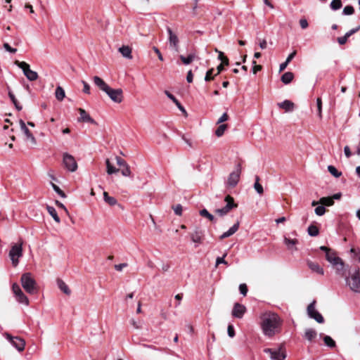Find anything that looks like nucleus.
Listing matches in <instances>:
<instances>
[{"mask_svg": "<svg viewBox=\"0 0 360 360\" xmlns=\"http://www.w3.org/2000/svg\"><path fill=\"white\" fill-rule=\"evenodd\" d=\"M260 319L261 327L265 335L271 337L280 331L282 321L278 314L266 311L261 315Z\"/></svg>", "mask_w": 360, "mask_h": 360, "instance_id": "obj_1", "label": "nucleus"}, {"mask_svg": "<svg viewBox=\"0 0 360 360\" xmlns=\"http://www.w3.org/2000/svg\"><path fill=\"white\" fill-rule=\"evenodd\" d=\"M20 283L23 289L29 294L33 295L37 292V283L31 273H25L21 276Z\"/></svg>", "mask_w": 360, "mask_h": 360, "instance_id": "obj_2", "label": "nucleus"}, {"mask_svg": "<svg viewBox=\"0 0 360 360\" xmlns=\"http://www.w3.org/2000/svg\"><path fill=\"white\" fill-rule=\"evenodd\" d=\"M22 244V240H20L17 243H14L11 245L9 251L8 256L14 267L18 265L20 258L23 255Z\"/></svg>", "mask_w": 360, "mask_h": 360, "instance_id": "obj_3", "label": "nucleus"}, {"mask_svg": "<svg viewBox=\"0 0 360 360\" xmlns=\"http://www.w3.org/2000/svg\"><path fill=\"white\" fill-rule=\"evenodd\" d=\"M346 285L356 293H360V271L355 269L349 276L345 278Z\"/></svg>", "mask_w": 360, "mask_h": 360, "instance_id": "obj_4", "label": "nucleus"}, {"mask_svg": "<svg viewBox=\"0 0 360 360\" xmlns=\"http://www.w3.org/2000/svg\"><path fill=\"white\" fill-rule=\"evenodd\" d=\"M15 64L20 68L27 79L31 82L35 81L38 78V74L37 72L30 69V65L24 61L15 60Z\"/></svg>", "mask_w": 360, "mask_h": 360, "instance_id": "obj_5", "label": "nucleus"}, {"mask_svg": "<svg viewBox=\"0 0 360 360\" xmlns=\"http://www.w3.org/2000/svg\"><path fill=\"white\" fill-rule=\"evenodd\" d=\"M264 352L270 355L271 360H284L286 357L285 348L282 345L278 348L264 349Z\"/></svg>", "mask_w": 360, "mask_h": 360, "instance_id": "obj_6", "label": "nucleus"}, {"mask_svg": "<svg viewBox=\"0 0 360 360\" xmlns=\"http://www.w3.org/2000/svg\"><path fill=\"white\" fill-rule=\"evenodd\" d=\"M326 260L333 266L336 267L337 273H340L344 269V263L342 260L336 255L335 252L330 251L326 254Z\"/></svg>", "mask_w": 360, "mask_h": 360, "instance_id": "obj_7", "label": "nucleus"}, {"mask_svg": "<svg viewBox=\"0 0 360 360\" xmlns=\"http://www.w3.org/2000/svg\"><path fill=\"white\" fill-rule=\"evenodd\" d=\"M12 290L18 303L25 304V306L29 305V299L22 292L18 284L15 283H13L12 285Z\"/></svg>", "mask_w": 360, "mask_h": 360, "instance_id": "obj_8", "label": "nucleus"}, {"mask_svg": "<svg viewBox=\"0 0 360 360\" xmlns=\"http://www.w3.org/2000/svg\"><path fill=\"white\" fill-rule=\"evenodd\" d=\"M241 165L239 163L236 165L235 170L229 174L226 182L227 186L235 187L239 181Z\"/></svg>", "mask_w": 360, "mask_h": 360, "instance_id": "obj_9", "label": "nucleus"}, {"mask_svg": "<svg viewBox=\"0 0 360 360\" xmlns=\"http://www.w3.org/2000/svg\"><path fill=\"white\" fill-rule=\"evenodd\" d=\"M315 304L316 301L314 300L308 305L307 309V314L309 317L314 319L319 323H323L324 322V319L322 315L316 309Z\"/></svg>", "mask_w": 360, "mask_h": 360, "instance_id": "obj_10", "label": "nucleus"}, {"mask_svg": "<svg viewBox=\"0 0 360 360\" xmlns=\"http://www.w3.org/2000/svg\"><path fill=\"white\" fill-rule=\"evenodd\" d=\"M4 335L18 352L24 350L25 342L23 339L18 337H13L8 333H5Z\"/></svg>", "mask_w": 360, "mask_h": 360, "instance_id": "obj_11", "label": "nucleus"}, {"mask_svg": "<svg viewBox=\"0 0 360 360\" xmlns=\"http://www.w3.org/2000/svg\"><path fill=\"white\" fill-rule=\"evenodd\" d=\"M105 93L116 103H120L123 101V91L122 89H112L110 87Z\"/></svg>", "mask_w": 360, "mask_h": 360, "instance_id": "obj_12", "label": "nucleus"}, {"mask_svg": "<svg viewBox=\"0 0 360 360\" xmlns=\"http://www.w3.org/2000/svg\"><path fill=\"white\" fill-rule=\"evenodd\" d=\"M63 162L65 167L71 172H75L77 169V163L75 158L68 153L63 154Z\"/></svg>", "mask_w": 360, "mask_h": 360, "instance_id": "obj_13", "label": "nucleus"}, {"mask_svg": "<svg viewBox=\"0 0 360 360\" xmlns=\"http://www.w3.org/2000/svg\"><path fill=\"white\" fill-rule=\"evenodd\" d=\"M191 240L196 244V246L202 243L205 237V232L199 227H195L190 233Z\"/></svg>", "mask_w": 360, "mask_h": 360, "instance_id": "obj_14", "label": "nucleus"}, {"mask_svg": "<svg viewBox=\"0 0 360 360\" xmlns=\"http://www.w3.org/2000/svg\"><path fill=\"white\" fill-rule=\"evenodd\" d=\"M167 32L169 34V44L170 48L174 49L175 51H179V38L176 34H174L172 29L169 27H167Z\"/></svg>", "mask_w": 360, "mask_h": 360, "instance_id": "obj_15", "label": "nucleus"}, {"mask_svg": "<svg viewBox=\"0 0 360 360\" xmlns=\"http://www.w3.org/2000/svg\"><path fill=\"white\" fill-rule=\"evenodd\" d=\"M20 127L21 130L23 131L25 135L26 136L27 140L30 141L32 145H36L37 140L31 131L26 127L25 122L22 120H20L19 121Z\"/></svg>", "mask_w": 360, "mask_h": 360, "instance_id": "obj_16", "label": "nucleus"}, {"mask_svg": "<svg viewBox=\"0 0 360 360\" xmlns=\"http://www.w3.org/2000/svg\"><path fill=\"white\" fill-rule=\"evenodd\" d=\"M245 311L246 308L244 305L239 303H236L232 311V316L235 318L241 319Z\"/></svg>", "mask_w": 360, "mask_h": 360, "instance_id": "obj_17", "label": "nucleus"}, {"mask_svg": "<svg viewBox=\"0 0 360 360\" xmlns=\"http://www.w3.org/2000/svg\"><path fill=\"white\" fill-rule=\"evenodd\" d=\"M79 117L78 119L79 122H89L91 124H96V121L91 117V116L86 112L85 110L82 108H79Z\"/></svg>", "mask_w": 360, "mask_h": 360, "instance_id": "obj_18", "label": "nucleus"}, {"mask_svg": "<svg viewBox=\"0 0 360 360\" xmlns=\"http://www.w3.org/2000/svg\"><path fill=\"white\" fill-rule=\"evenodd\" d=\"M94 82L101 91L105 92L110 86L107 84L105 81L98 76L93 78Z\"/></svg>", "mask_w": 360, "mask_h": 360, "instance_id": "obj_19", "label": "nucleus"}, {"mask_svg": "<svg viewBox=\"0 0 360 360\" xmlns=\"http://www.w3.org/2000/svg\"><path fill=\"white\" fill-rule=\"evenodd\" d=\"M240 223L238 221L236 223H235L227 231L224 232L223 234H221L219 236V238L221 240H223L224 238H229L233 235L239 229Z\"/></svg>", "mask_w": 360, "mask_h": 360, "instance_id": "obj_20", "label": "nucleus"}, {"mask_svg": "<svg viewBox=\"0 0 360 360\" xmlns=\"http://www.w3.org/2000/svg\"><path fill=\"white\" fill-rule=\"evenodd\" d=\"M307 265L313 272H315L319 275L324 274V271L323 268L318 263L311 261H308Z\"/></svg>", "mask_w": 360, "mask_h": 360, "instance_id": "obj_21", "label": "nucleus"}, {"mask_svg": "<svg viewBox=\"0 0 360 360\" xmlns=\"http://www.w3.org/2000/svg\"><path fill=\"white\" fill-rule=\"evenodd\" d=\"M118 51L124 58L127 59H132V49L129 46L123 45L119 48Z\"/></svg>", "mask_w": 360, "mask_h": 360, "instance_id": "obj_22", "label": "nucleus"}, {"mask_svg": "<svg viewBox=\"0 0 360 360\" xmlns=\"http://www.w3.org/2000/svg\"><path fill=\"white\" fill-rule=\"evenodd\" d=\"M279 108L285 110V112H292L294 110V103L289 101L285 100L284 101L278 103Z\"/></svg>", "mask_w": 360, "mask_h": 360, "instance_id": "obj_23", "label": "nucleus"}, {"mask_svg": "<svg viewBox=\"0 0 360 360\" xmlns=\"http://www.w3.org/2000/svg\"><path fill=\"white\" fill-rule=\"evenodd\" d=\"M284 243L287 248L290 250H297L295 245L298 243L297 239H290L287 237H284Z\"/></svg>", "mask_w": 360, "mask_h": 360, "instance_id": "obj_24", "label": "nucleus"}, {"mask_svg": "<svg viewBox=\"0 0 360 360\" xmlns=\"http://www.w3.org/2000/svg\"><path fill=\"white\" fill-rule=\"evenodd\" d=\"M317 335V333L314 329L307 328L304 332V338L309 340L312 341Z\"/></svg>", "mask_w": 360, "mask_h": 360, "instance_id": "obj_25", "label": "nucleus"}, {"mask_svg": "<svg viewBox=\"0 0 360 360\" xmlns=\"http://www.w3.org/2000/svg\"><path fill=\"white\" fill-rule=\"evenodd\" d=\"M57 284L60 290L63 291L65 294L69 295L71 293L70 288L63 280L58 279Z\"/></svg>", "mask_w": 360, "mask_h": 360, "instance_id": "obj_26", "label": "nucleus"}, {"mask_svg": "<svg viewBox=\"0 0 360 360\" xmlns=\"http://www.w3.org/2000/svg\"><path fill=\"white\" fill-rule=\"evenodd\" d=\"M294 78V75L291 72H286L281 76V81L283 83L288 84L290 83Z\"/></svg>", "mask_w": 360, "mask_h": 360, "instance_id": "obj_27", "label": "nucleus"}, {"mask_svg": "<svg viewBox=\"0 0 360 360\" xmlns=\"http://www.w3.org/2000/svg\"><path fill=\"white\" fill-rule=\"evenodd\" d=\"M46 210H47L49 214L53 218V219L55 220L56 222H57V223L60 222V219L59 217L58 216L56 209L53 207L47 205Z\"/></svg>", "mask_w": 360, "mask_h": 360, "instance_id": "obj_28", "label": "nucleus"}, {"mask_svg": "<svg viewBox=\"0 0 360 360\" xmlns=\"http://www.w3.org/2000/svg\"><path fill=\"white\" fill-rule=\"evenodd\" d=\"M104 201L110 206L115 205L117 203V200L114 197H111L105 191L103 192Z\"/></svg>", "mask_w": 360, "mask_h": 360, "instance_id": "obj_29", "label": "nucleus"}, {"mask_svg": "<svg viewBox=\"0 0 360 360\" xmlns=\"http://www.w3.org/2000/svg\"><path fill=\"white\" fill-rule=\"evenodd\" d=\"M55 96H56V99L58 100L59 101H63L64 99V98L65 97V91L60 86H58L56 87V91H55Z\"/></svg>", "mask_w": 360, "mask_h": 360, "instance_id": "obj_30", "label": "nucleus"}, {"mask_svg": "<svg viewBox=\"0 0 360 360\" xmlns=\"http://www.w3.org/2000/svg\"><path fill=\"white\" fill-rule=\"evenodd\" d=\"M224 200L226 202V207L229 206L230 210H232L233 208L237 207L238 206V205L234 202L233 198L229 195L225 197Z\"/></svg>", "mask_w": 360, "mask_h": 360, "instance_id": "obj_31", "label": "nucleus"}, {"mask_svg": "<svg viewBox=\"0 0 360 360\" xmlns=\"http://www.w3.org/2000/svg\"><path fill=\"white\" fill-rule=\"evenodd\" d=\"M8 96L11 98L12 103L14 104L15 108L18 111H20L22 110V105H20L19 104V103L18 102L17 99L15 98V95L13 94V92L11 91H8Z\"/></svg>", "mask_w": 360, "mask_h": 360, "instance_id": "obj_32", "label": "nucleus"}, {"mask_svg": "<svg viewBox=\"0 0 360 360\" xmlns=\"http://www.w3.org/2000/svg\"><path fill=\"white\" fill-rule=\"evenodd\" d=\"M319 203L322 205L331 206L334 204V200L331 197H323L320 198Z\"/></svg>", "mask_w": 360, "mask_h": 360, "instance_id": "obj_33", "label": "nucleus"}, {"mask_svg": "<svg viewBox=\"0 0 360 360\" xmlns=\"http://www.w3.org/2000/svg\"><path fill=\"white\" fill-rule=\"evenodd\" d=\"M105 165H106V167H107V173L108 174H114V173H117L119 169L115 168L114 166H112L109 160V159H107L105 160Z\"/></svg>", "mask_w": 360, "mask_h": 360, "instance_id": "obj_34", "label": "nucleus"}, {"mask_svg": "<svg viewBox=\"0 0 360 360\" xmlns=\"http://www.w3.org/2000/svg\"><path fill=\"white\" fill-rule=\"evenodd\" d=\"M259 177L258 176H255V184H254V188L255 189V191L259 193V194H262L264 193V189H263V187L262 186L259 184Z\"/></svg>", "mask_w": 360, "mask_h": 360, "instance_id": "obj_35", "label": "nucleus"}, {"mask_svg": "<svg viewBox=\"0 0 360 360\" xmlns=\"http://www.w3.org/2000/svg\"><path fill=\"white\" fill-rule=\"evenodd\" d=\"M227 129V124H220L215 131V135L217 137H221L224 134L226 129Z\"/></svg>", "mask_w": 360, "mask_h": 360, "instance_id": "obj_36", "label": "nucleus"}, {"mask_svg": "<svg viewBox=\"0 0 360 360\" xmlns=\"http://www.w3.org/2000/svg\"><path fill=\"white\" fill-rule=\"evenodd\" d=\"M195 58L194 54H189L187 57H185L182 55L180 56V59L182 63L185 65L190 64Z\"/></svg>", "mask_w": 360, "mask_h": 360, "instance_id": "obj_37", "label": "nucleus"}, {"mask_svg": "<svg viewBox=\"0 0 360 360\" xmlns=\"http://www.w3.org/2000/svg\"><path fill=\"white\" fill-rule=\"evenodd\" d=\"M342 5L341 0H333L330 4V7L332 10L336 11L340 9L342 7Z\"/></svg>", "mask_w": 360, "mask_h": 360, "instance_id": "obj_38", "label": "nucleus"}, {"mask_svg": "<svg viewBox=\"0 0 360 360\" xmlns=\"http://www.w3.org/2000/svg\"><path fill=\"white\" fill-rule=\"evenodd\" d=\"M323 341L326 345L330 348H333L335 347V342L331 338V337L328 335H326L323 338Z\"/></svg>", "mask_w": 360, "mask_h": 360, "instance_id": "obj_39", "label": "nucleus"}, {"mask_svg": "<svg viewBox=\"0 0 360 360\" xmlns=\"http://www.w3.org/2000/svg\"><path fill=\"white\" fill-rule=\"evenodd\" d=\"M328 172L335 177L338 178L342 175V172H339L334 166L329 165L328 166Z\"/></svg>", "mask_w": 360, "mask_h": 360, "instance_id": "obj_40", "label": "nucleus"}, {"mask_svg": "<svg viewBox=\"0 0 360 360\" xmlns=\"http://www.w3.org/2000/svg\"><path fill=\"white\" fill-rule=\"evenodd\" d=\"M308 234L311 236H316L319 234V229L314 225H310L308 227Z\"/></svg>", "mask_w": 360, "mask_h": 360, "instance_id": "obj_41", "label": "nucleus"}, {"mask_svg": "<svg viewBox=\"0 0 360 360\" xmlns=\"http://www.w3.org/2000/svg\"><path fill=\"white\" fill-rule=\"evenodd\" d=\"M200 214L203 217L207 218L211 221H214V217L212 214H211L206 209H202L200 211Z\"/></svg>", "mask_w": 360, "mask_h": 360, "instance_id": "obj_42", "label": "nucleus"}, {"mask_svg": "<svg viewBox=\"0 0 360 360\" xmlns=\"http://www.w3.org/2000/svg\"><path fill=\"white\" fill-rule=\"evenodd\" d=\"M230 212V207L229 206V207H226L224 206V207L222 208H220V209H217L215 210V212L219 214V216L222 217V216H224L226 215L228 212Z\"/></svg>", "mask_w": 360, "mask_h": 360, "instance_id": "obj_43", "label": "nucleus"}, {"mask_svg": "<svg viewBox=\"0 0 360 360\" xmlns=\"http://www.w3.org/2000/svg\"><path fill=\"white\" fill-rule=\"evenodd\" d=\"M354 13V8L352 6H346L342 10V14L345 15H350Z\"/></svg>", "mask_w": 360, "mask_h": 360, "instance_id": "obj_44", "label": "nucleus"}, {"mask_svg": "<svg viewBox=\"0 0 360 360\" xmlns=\"http://www.w3.org/2000/svg\"><path fill=\"white\" fill-rule=\"evenodd\" d=\"M51 186L53 189L55 191V192H56L61 198H66L65 193L59 188V186H58L53 183H51Z\"/></svg>", "mask_w": 360, "mask_h": 360, "instance_id": "obj_45", "label": "nucleus"}, {"mask_svg": "<svg viewBox=\"0 0 360 360\" xmlns=\"http://www.w3.org/2000/svg\"><path fill=\"white\" fill-rule=\"evenodd\" d=\"M315 214L318 216H322L326 212V208L323 205L318 206L315 208Z\"/></svg>", "mask_w": 360, "mask_h": 360, "instance_id": "obj_46", "label": "nucleus"}, {"mask_svg": "<svg viewBox=\"0 0 360 360\" xmlns=\"http://www.w3.org/2000/svg\"><path fill=\"white\" fill-rule=\"evenodd\" d=\"M316 105L318 110V115L320 118L322 117V101L321 98H317L316 99Z\"/></svg>", "mask_w": 360, "mask_h": 360, "instance_id": "obj_47", "label": "nucleus"}, {"mask_svg": "<svg viewBox=\"0 0 360 360\" xmlns=\"http://www.w3.org/2000/svg\"><path fill=\"white\" fill-rule=\"evenodd\" d=\"M121 173L124 176H131V172L130 169V167L128 165L123 167V169L121 170Z\"/></svg>", "mask_w": 360, "mask_h": 360, "instance_id": "obj_48", "label": "nucleus"}, {"mask_svg": "<svg viewBox=\"0 0 360 360\" xmlns=\"http://www.w3.org/2000/svg\"><path fill=\"white\" fill-rule=\"evenodd\" d=\"M3 46L6 51L11 53H15L17 52V49L15 48H12L8 43H4Z\"/></svg>", "mask_w": 360, "mask_h": 360, "instance_id": "obj_49", "label": "nucleus"}, {"mask_svg": "<svg viewBox=\"0 0 360 360\" xmlns=\"http://www.w3.org/2000/svg\"><path fill=\"white\" fill-rule=\"evenodd\" d=\"M115 159H116L117 165H119L120 167H124L125 166L128 165L127 162L124 160H123L122 158H121L120 157L116 156Z\"/></svg>", "mask_w": 360, "mask_h": 360, "instance_id": "obj_50", "label": "nucleus"}, {"mask_svg": "<svg viewBox=\"0 0 360 360\" xmlns=\"http://www.w3.org/2000/svg\"><path fill=\"white\" fill-rule=\"evenodd\" d=\"M173 210L176 215L181 216L182 214L183 208L180 204H178L173 207Z\"/></svg>", "mask_w": 360, "mask_h": 360, "instance_id": "obj_51", "label": "nucleus"}, {"mask_svg": "<svg viewBox=\"0 0 360 360\" xmlns=\"http://www.w3.org/2000/svg\"><path fill=\"white\" fill-rule=\"evenodd\" d=\"M226 256V253H225L223 257H218L216 259V264L215 266H217L218 265H219L220 264H227V262L224 259V257Z\"/></svg>", "mask_w": 360, "mask_h": 360, "instance_id": "obj_52", "label": "nucleus"}, {"mask_svg": "<svg viewBox=\"0 0 360 360\" xmlns=\"http://www.w3.org/2000/svg\"><path fill=\"white\" fill-rule=\"evenodd\" d=\"M239 290L240 292L243 295L245 296L248 292V287L245 283L240 284L239 285Z\"/></svg>", "mask_w": 360, "mask_h": 360, "instance_id": "obj_53", "label": "nucleus"}, {"mask_svg": "<svg viewBox=\"0 0 360 360\" xmlns=\"http://www.w3.org/2000/svg\"><path fill=\"white\" fill-rule=\"evenodd\" d=\"M214 70L213 68L209 70L207 72H206V75H205V80L206 82H208V81H210L212 79H213V77H212V72H213Z\"/></svg>", "mask_w": 360, "mask_h": 360, "instance_id": "obj_54", "label": "nucleus"}, {"mask_svg": "<svg viewBox=\"0 0 360 360\" xmlns=\"http://www.w3.org/2000/svg\"><path fill=\"white\" fill-rule=\"evenodd\" d=\"M359 30H360V25H359V26H357L356 27L353 28V29L350 30L349 31H348L347 32H346V33H345L346 37H350V36H352V34H355L356 32H357Z\"/></svg>", "mask_w": 360, "mask_h": 360, "instance_id": "obj_55", "label": "nucleus"}, {"mask_svg": "<svg viewBox=\"0 0 360 360\" xmlns=\"http://www.w3.org/2000/svg\"><path fill=\"white\" fill-rule=\"evenodd\" d=\"M229 119V116L226 112H224L217 120V124H221L226 121Z\"/></svg>", "mask_w": 360, "mask_h": 360, "instance_id": "obj_56", "label": "nucleus"}, {"mask_svg": "<svg viewBox=\"0 0 360 360\" xmlns=\"http://www.w3.org/2000/svg\"><path fill=\"white\" fill-rule=\"evenodd\" d=\"M130 323L135 329H139L141 327V322L137 321L134 320V319H131Z\"/></svg>", "mask_w": 360, "mask_h": 360, "instance_id": "obj_57", "label": "nucleus"}, {"mask_svg": "<svg viewBox=\"0 0 360 360\" xmlns=\"http://www.w3.org/2000/svg\"><path fill=\"white\" fill-rule=\"evenodd\" d=\"M348 37H346V34H345L344 36L342 37H340L338 38V42L340 44V45H344L346 44V42L347 41V39H348Z\"/></svg>", "mask_w": 360, "mask_h": 360, "instance_id": "obj_58", "label": "nucleus"}, {"mask_svg": "<svg viewBox=\"0 0 360 360\" xmlns=\"http://www.w3.org/2000/svg\"><path fill=\"white\" fill-rule=\"evenodd\" d=\"M227 332L229 337L233 338L235 336V331L232 325H229Z\"/></svg>", "mask_w": 360, "mask_h": 360, "instance_id": "obj_59", "label": "nucleus"}, {"mask_svg": "<svg viewBox=\"0 0 360 360\" xmlns=\"http://www.w3.org/2000/svg\"><path fill=\"white\" fill-rule=\"evenodd\" d=\"M253 67H252V72L256 74L258 71L262 69V66L259 65H256V61H252Z\"/></svg>", "mask_w": 360, "mask_h": 360, "instance_id": "obj_60", "label": "nucleus"}, {"mask_svg": "<svg viewBox=\"0 0 360 360\" xmlns=\"http://www.w3.org/2000/svg\"><path fill=\"white\" fill-rule=\"evenodd\" d=\"M82 84H83V86H84L83 91L85 94H90V86L85 81H82Z\"/></svg>", "mask_w": 360, "mask_h": 360, "instance_id": "obj_61", "label": "nucleus"}, {"mask_svg": "<svg viewBox=\"0 0 360 360\" xmlns=\"http://www.w3.org/2000/svg\"><path fill=\"white\" fill-rule=\"evenodd\" d=\"M300 25L302 29H306L309 25L308 22L305 18L300 19Z\"/></svg>", "mask_w": 360, "mask_h": 360, "instance_id": "obj_62", "label": "nucleus"}, {"mask_svg": "<svg viewBox=\"0 0 360 360\" xmlns=\"http://www.w3.org/2000/svg\"><path fill=\"white\" fill-rule=\"evenodd\" d=\"M126 266H127V263H122V264H115V269L118 271H121L123 269V268H124Z\"/></svg>", "mask_w": 360, "mask_h": 360, "instance_id": "obj_63", "label": "nucleus"}, {"mask_svg": "<svg viewBox=\"0 0 360 360\" xmlns=\"http://www.w3.org/2000/svg\"><path fill=\"white\" fill-rule=\"evenodd\" d=\"M350 252L354 254L356 257H358L359 260L360 261V250L359 249H355L352 248L350 250Z\"/></svg>", "mask_w": 360, "mask_h": 360, "instance_id": "obj_64", "label": "nucleus"}]
</instances>
